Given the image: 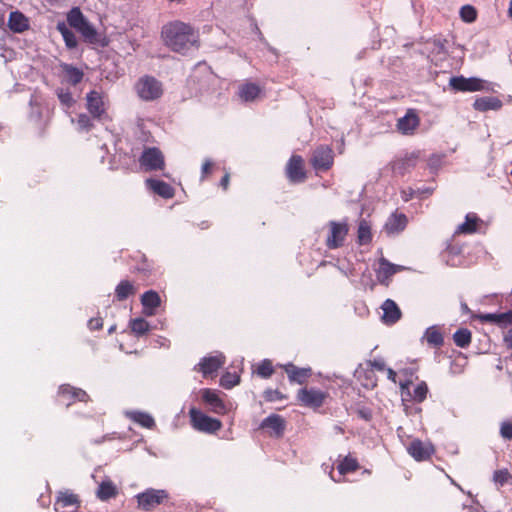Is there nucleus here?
Here are the masks:
<instances>
[{
    "instance_id": "15",
    "label": "nucleus",
    "mask_w": 512,
    "mask_h": 512,
    "mask_svg": "<svg viewBox=\"0 0 512 512\" xmlns=\"http://www.w3.org/2000/svg\"><path fill=\"white\" fill-rule=\"evenodd\" d=\"M473 318L479 320L481 323H490L500 328H506L512 324V310L503 313L476 314Z\"/></svg>"
},
{
    "instance_id": "53",
    "label": "nucleus",
    "mask_w": 512,
    "mask_h": 512,
    "mask_svg": "<svg viewBox=\"0 0 512 512\" xmlns=\"http://www.w3.org/2000/svg\"><path fill=\"white\" fill-rule=\"evenodd\" d=\"M442 160H443V156L442 155L433 154L428 159V166L431 169H436V168H438L441 165Z\"/></svg>"
},
{
    "instance_id": "1",
    "label": "nucleus",
    "mask_w": 512,
    "mask_h": 512,
    "mask_svg": "<svg viewBox=\"0 0 512 512\" xmlns=\"http://www.w3.org/2000/svg\"><path fill=\"white\" fill-rule=\"evenodd\" d=\"M161 37L164 44L176 53L185 54L192 47H199L198 32L190 24L179 20L165 24Z\"/></svg>"
},
{
    "instance_id": "10",
    "label": "nucleus",
    "mask_w": 512,
    "mask_h": 512,
    "mask_svg": "<svg viewBox=\"0 0 512 512\" xmlns=\"http://www.w3.org/2000/svg\"><path fill=\"white\" fill-rule=\"evenodd\" d=\"M59 401L69 407L75 402H88L90 396L81 388L74 387L70 384H62L58 389Z\"/></svg>"
},
{
    "instance_id": "45",
    "label": "nucleus",
    "mask_w": 512,
    "mask_h": 512,
    "mask_svg": "<svg viewBox=\"0 0 512 512\" xmlns=\"http://www.w3.org/2000/svg\"><path fill=\"white\" fill-rule=\"evenodd\" d=\"M460 17L464 22L472 23L477 18V11L476 9L471 5H464L460 9Z\"/></svg>"
},
{
    "instance_id": "8",
    "label": "nucleus",
    "mask_w": 512,
    "mask_h": 512,
    "mask_svg": "<svg viewBox=\"0 0 512 512\" xmlns=\"http://www.w3.org/2000/svg\"><path fill=\"white\" fill-rule=\"evenodd\" d=\"M329 394L316 388H302L297 392V400L301 406L312 409L320 408L328 398Z\"/></svg>"
},
{
    "instance_id": "16",
    "label": "nucleus",
    "mask_w": 512,
    "mask_h": 512,
    "mask_svg": "<svg viewBox=\"0 0 512 512\" xmlns=\"http://www.w3.org/2000/svg\"><path fill=\"white\" fill-rule=\"evenodd\" d=\"M420 124V118L413 109L397 120V130L403 135H413Z\"/></svg>"
},
{
    "instance_id": "9",
    "label": "nucleus",
    "mask_w": 512,
    "mask_h": 512,
    "mask_svg": "<svg viewBox=\"0 0 512 512\" xmlns=\"http://www.w3.org/2000/svg\"><path fill=\"white\" fill-rule=\"evenodd\" d=\"M285 174L291 183H302L307 179L304 159L301 155H292L286 166Z\"/></svg>"
},
{
    "instance_id": "39",
    "label": "nucleus",
    "mask_w": 512,
    "mask_h": 512,
    "mask_svg": "<svg viewBox=\"0 0 512 512\" xmlns=\"http://www.w3.org/2000/svg\"><path fill=\"white\" fill-rule=\"evenodd\" d=\"M130 418L137 424L141 425L144 428L151 429L155 426V421L153 417L144 412H132L130 414Z\"/></svg>"
},
{
    "instance_id": "35",
    "label": "nucleus",
    "mask_w": 512,
    "mask_h": 512,
    "mask_svg": "<svg viewBox=\"0 0 512 512\" xmlns=\"http://www.w3.org/2000/svg\"><path fill=\"white\" fill-rule=\"evenodd\" d=\"M424 338L433 347L440 348L444 344V337L439 326H430L426 329Z\"/></svg>"
},
{
    "instance_id": "32",
    "label": "nucleus",
    "mask_w": 512,
    "mask_h": 512,
    "mask_svg": "<svg viewBox=\"0 0 512 512\" xmlns=\"http://www.w3.org/2000/svg\"><path fill=\"white\" fill-rule=\"evenodd\" d=\"M473 107L475 110L480 112H486L489 110H498L502 107V102L497 97H480L477 98L474 103Z\"/></svg>"
},
{
    "instance_id": "46",
    "label": "nucleus",
    "mask_w": 512,
    "mask_h": 512,
    "mask_svg": "<svg viewBox=\"0 0 512 512\" xmlns=\"http://www.w3.org/2000/svg\"><path fill=\"white\" fill-rule=\"evenodd\" d=\"M428 393V386L425 382L419 383L413 390V399L421 403L426 399Z\"/></svg>"
},
{
    "instance_id": "14",
    "label": "nucleus",
    "mask_w": 512,
    "mask_h": 512,
    "mask_svg": "<svg viewBox=\"0 0 512 512\" xmlns=\"http://www.w3.org/2000/svg\"><path fill=\"white\" fill-rule=\"evenodd\" d=\"M407 451L416 461H426L435 453V448L430 442L414 439L407 447Z\"/></svg>"
},
{
    "instance_id": "33",
    "label": "nucleus",
    "mask_w": 512,
    "mask_h": 512,
    "mask_svg": "<svg viewBox=\"0 0 512 512\" xmlns=\"http://www.w3.org/2000/svg\"><path fill=\"white\" fill-rule=\"evenodd\" d=\"M137 288L133 282L129 280H121L115 288V299L119 302L126 300L130 296H134Z\"/></svg>"
},
{
    "instance_id": "41",
    "label": "nucleus",
    "mask_w": 512,
    "mask_h": 512,
    "mask_svg": "<svg viewBox=\"0 0 512 512\" xmlns=\"http://www.w3.org/2000/svg\"><path fill=\"white\" fill-rule=\"evenodd\" d=\"M57 500L63 507L80 505L78 495L69 491L60 492Z\"/></svg>"
},
{
    "instance_id": "44",
    "label": "nucleus",
    "mask_w": 512,
    "mask_h": 512,
    "mask_svg": "<svg viewBox=\"0 0 512 512\" xmlns=\"http://www.w3.org/2000/svg\"><path fill=\"white\" fill-rule=\"evenodd\" d=\"M257 374L262 378H269L274 373L272 362L268 359L261 361L256 370Z\"/></svg>"
},
{
    "instance_id": "5",
    "label": "nucleus",
    "mask_w": 512,
    "mask_h": 512,
    "mask_svg": "<svg viewBox=\"0 0 512 512\" xmlns=\"http://www.w3.org/2000/svg\"><path fill=\"white\" fill-rule=\"evenodd\" d=\"M327 235L325 245L330 250H335L344 246L349 233L347 221H329L326 225Z\"/></svg>"
},
{
    "instance_id": "30",
    "label": "nucleus",
    "mask_w": 512,
    "mask_h": 512,
    "mask_svg": "<svg viewBox=\"0 0 512 512\" xmlns=\"http://www.w3.org/2000/svg\"><path fill=\"white\" fill-rule=\"evenodd\" d=\"M372 224L366 219H360L357 228V243L361 246L372 242Z\"/></svg>"
},
{
    "instance_id": "2",
    "label": "nucleus",
    "mask_w": 512,
    "mask_h": 512,
    "mask_svg": "<svg viewBox=\"0 0 512 512\" xmlns=\"http://www.w3.org/2000/svg\"><path fill=\"white\" fill-rule=\"evenodd\" d=\"M67 26L75 29L86 43L107 46L108 42L105 37L96 30V28L88 21L79 7H73L66 15Z\"/></svg>"
},
{
    "instance_id": "34",
    "label": "nucleus",
    "mask_w": 512,
    "mask_h": 512,
    "mask_svg": "<svg viewBox=\"0 0 512 512\" xmlns=\"http://www.w3.org/2000/svg\"><path fill=\"white\" fill-rule=\"evenodd\" d=\"M261 93L259 85L248 82L239 87V97L245 102L254 101Z\"/></svg>"
},
{
    "instance_id": "27",
    "label": "nucleus",
    "mask_w": 512,
    "mask_h": 512,
    "mask_svg": "<svg viewBox=\"0 0 512 512\" xmlns=\"http://www.w3.org/2000/svg\"><path fill=\"white\" fill-rule=\"evenodd\" d=\"M383 320L387 324H394L401 318V311L398 305L391 299L384 301L382 305Z\"/></svg>"
},
{
    "instance_id": "22",
    "label": "nucleus",
    "mask_w": 512,
    "mask_h": 512,
    "mask_svg": "<svg viewBox=\"0 0 512 512\" xmlns=\"http://www.w3.org/2000/svg\"><path fill=\"white\" fill-rule=\"evenodd\" d=\"M282 368L286 372L290 382H296L298 384L305 383L312 375L311 368H299L292 363L282 365Z\"/></svg>"
},
{
    "instance_id": "51",
    "label": "nucleus",
    "mask_w": 512,
    "mask_h": 512,
    "mask_svg": "<svg viewBox=\"0 0 512 512\" xmlns=\"http://www.w3.org/2000/svg\"><path fill=\"white\" fill-rule=\"evenodd\" d=\"M214 167V163L210 159H206L201 168V180H205L211 173Z\"/></svg>"
},
{
    "instance_id": "26",
    "label": "nucleus",
    "mask_w": 512,
    "mask_h": 512,
    "mask_svg": "<svg viewBox=\"0 0 512 512\" xmlns=\"http://www.w3.org/2000/svg\"><path fill=\"white\" fill-rule=\"evenodd\" d=\"M482 223V220L475 213H468L465 216V221L460 224L455 233L456 234H473L478 231L479 224Z\"/></svg>"
},
{
    "instance_id": "38",
    "label": "nucleus",
    "mask_w": 512,
    "mask_h": 512,
    "mask_svg": "<svg viewBox=\"0 0 512 512\" xmlns=\"http://www.w3.org/2000/svg\"><path fill=\"white\" fill-rule=\"evenodd\" d=\"M453 340L456 346L466 348L470 345L472 340L471 331L467 328H460L453 334Z\"/></svg>"
},
{
    "instance_id": "19",
    "label": "nucleus",
    "mask_w": 512,
    "mask_h": 512,
    "mask_svg": "<svg viewBox=\"0 0 512 512\" xmlns=\"http://www.w3.org/2000/svg\"><path fill=\"white\" fill-rule=\"evenodd\" d=\"M260 428L270 429L271 435L282 437L286 428V422L282 416L271 414L261 422Z\"/></svg>"
},
{
    "instance_id": "31",
    "label": "nucleus",
    "mask_w": 512,
    "mask_h": 512,
    "mask_svg": "<svg viewBox=\"0 0 512 512\" xmlns=\"http://www.w3.org/2000/svg\"><path fill=\"white\" fill-rule=\"evenodd\" d=\"M118 494V489L114 482L107 478L103 480L97 489L96 496L101 501H107L111 498H115Z\"/></svg>"
},
{
    "instance_id": "42",
    "label": "nucleus",
    "mask_w": 512,
    "mask_h": 512,
    "mask_svg": "<svg viewBox=\"0 0 512 512\" xmlns=\"http://www.w3.org/2000/svg\"><path fill=\"white\" fill-rule=\"evenodd\" d=\"M240 382V375L236 372H226L220 378V385L225 389H231Z\"/></svg>"
},
{
    "instance_id": "50",
    "label": "nucleus",
    "mask_w": 512,
    "mask_h": 512,
    "mask_svg": "<svg viewBox=\"0 0 512 512\" xmlns=\"http://www.w3.org/2000/svg\"><path fill=\"white\" fill-rule=\"evenodd\" d=\"M500 435L506 440H512V422L504 421L500 427Z\"/></svg>"
},
{
    "instance_id": "47",
    "label": "nucleus",
    "mask_w": 512,
    "mask_h": 512,
    "mask_svg": "<svg viewBox=\"0 0 512 512\" xmlns=\"http://www.w3.org/2000/svg\"><path fill=\"white\" fill-rule=\"evenodd\" d=\"M510 477L509 472L506 469L503 470H496L493 474V480L495 483L503 486Z\"/></svg>"
},
{
    "instance_id": "57",
    "label": "nucleus",
    "mask_w": 512,
    "mask_h": 512,
    "mask_svg": "<svg viewBox=\"0 0 512 512\" xmlns=\"http://www.w3.org/2000/svg\"><path fill=\"white\" fill-rule=\"evenodd\" d=\"M230 183V174L226 172L224 176L220 180V186L223 188V190H227Z\"/></svg>"
},
{
    "instance_id": "61",
    "label": "nucleus",
    "mask_w": 512,
    "mask_h": 512,
    "mask_svg": "<svg viewBox=\"0 0 512 512\" xmlns=\"http://www.w3.org/2000/svg\"><path fill=\"white\" fill-rule=\"evenodd\" d=\"M434 43H435V45H437L439 47L440 50L445 51L446 40H443V41H441V40H437L436 41L435 40Z\"/></svg>"
},
{
    "instance_id": "11",
    "label": "nucleus",
    "mask_w": 512,
    "mask_h": 512,
    "mask_svg": "<svg viewBox=\"0 0 512 512\" xmlns=\"http://www.w3.org/2000/svg\"><path fill=\"white\" fill-rule=\"evenodd\" d=\"M139 162L146 171L162 170L165 166L164 156L157 147L146 148L139 158Z\"/></svg>"
},
{
    "instance_id": "24",
    "label": "nucleus",
    "mask_w": 512,
    "mask_h": 512,
    "mask_svg": "<svg viewBox=\"0 0 512 512\" xmlns=\"http://www.w3.org/2000/svg\"><path fill=\"white\" fill-rule=\"evenodd\" d=\"M146 186L155 194L165 199H171L175 195V189L168 183L157 179H147Z\"/></svg>"
},
{
    "instance_id": "62",
    "label": "nucleus",
    "mask_w": 512,
    "mask_h": 512,
    "mask_svg": "<svg viewBox=\"0 0 512 512\" xmlns=\"http://www.w3.org/2000/svg\"><path fill=\"white\" fill-rule=\"evenodd\" d=\"M508 15H509L510 18H512V0L509 3Z\"/></svg>"
},
{
    "instance_id": "29",
    "label": "nucleus",
    "mask_w": 512,
    "mask_h": 512,
    "mask_svg": "<svg viewBox=\"0 0 512 512\" xmlns=\"http://www.w3.org/2000/svg\"><path fill=\"white\" fill-rule=\"evenodd\" d=\"M8 27L15 33H21L29 28V20L19 11H13L9 15Z\"/></svg>"
},
{
    "instance_id": "17",
    "label": "nucleus",
    "mask_w": 512,
    "mask_h": 512,
    "mask_svg": "<svg viewBox=\"0 0 512 512\" xmlns=\"http://www.w3.org/2000/svg\"><path fill=\"white\" fill-rule=\"evenodd\" d=\"M86 108L91 116L100 119L105 114V107L102 93L92 90L86 95Z\"/></svg>"
},
{
    "instance_id": "43",
    "label": "nucleus",
    "mask_w": 512,
    "mask_h": 512,
    "mask_svg": "<svg viewBox=\"0 0 512 512\" xmlns=\"http://www.w3.org/2000/svg\"><path fill=\"white\" fill-rule=\"evenodd\" d=\"M57 96L60 103L66 108H71L75 104V99L73 98L71 92L68 89L59 88L57 90Z\"/></svg>"
},
{
    "instance_id": "21",
    "label": "nucleus",
    "mask_w": 512,
    "mask_h": 512,
    "mask_svg": "<svg viewBox=\"0 0 512 512\" xmlns=\"http://www.w3.org/2000/svg\"><path fill=\"white\" fill-rule=\"evenodd\" d=\"M407 223H408V219L405 214L397 213V212L392 213L388 217V219L384 225V231L388 235L398 234L406 228Z\"/></svg>"
},
{
    "instance_id": "58",
    "label": "nucleus",
    "mask_w": 512,
    "mask_h": 512,
    "mask_svg": "<svg viewBox=\"0 0 512 512\" xmlns=\"http://www.w3.org/2000/svg\"><path fill=\"white\" fill-rule=\"evenodd\" d=\"M503 340L507 348L512 350V328L508 330Z\"/></svg>"
},
{
    "instance_id": "12",
    "label": "nucleus",
    "mask_w": 512,
    "mask_h": 512,
    "mask_svg": "<svg viewBox=\"0 0 512 512\" xmlns=\"http://www.w3.org/2000/svg\"><path fill=\"white\" fill-rule=\"evenodd\" d=\"M449 86L455 91L476 92L484 89V81L474 77L454 76L450 78Z\"/></svg>"
},
{
    "instance_id": "52",
    "label": "nucleus",
    "mask_w": 512,
    "mask_h": 512,
    "mask_svg": "<svg viewBox=\"0 0 512 512\" xmlns=\"http://www.w3.org/2000/svg\"><path fill=\"white\" fill-rule=\"evenodd\" d=\"M103 327V319L101 317H94L88 321V328L91 331L100 330Z\"/></svg>"
},
{
    "instance_id": "6",
    "label": "nucleus",
    "mask_w": 512,
    "mask_h": 512,
    "mask_svg": "<svg viewBox=\"0 0 512 512\" xmlns=\"http://www.w3.org/2000/svg\"><path fill=\"white\" fill-rule=\"evenodd\" d=\"M189 417L192 427L199 432L214 434L222 428L219 419L212 418L196 408L189 410Z\"/></svg>"
},
{
    "instance_id": "49",
    "label": "nucleus",
    "mask_w": 512,
    "mask_h": 512,
    "mask_svg": "<svg viewBox=\"0 0 512 512\" xmlns=\"http://www.w3.org/2000/svg\"><path fill=\"white\" fill-rule=\"evenodd\" d=\"M79 127L83 130L89 131L93 128V122L91 118L86 114H80L77 119Z\"/></svg>"
},
{
    "instance_id": "20",
    "label": "nucleus",
    "mask_w": 512,
    "mask_h": 512,
    "mask_svg": "<svg viewBox=\"0 0 512 512\" xmlns=\"http://www.w3.org/2000/svg\"><path fill=\"white\" fill-rule=\"evenodd\" d=\"M202 400L210 406L212 412L225 414L226 406L215 390L205 388L201 391Z\"/></svg>"
},
{
    "instance_id": "13",
    "label": "nucleus",
    "mask_w": 512,
    "mask_h": 512,
    "mask_svg": "<svg viewBox=\"0 0 512 512\" xmlns=\"http://www.w3.org/2000/svg\"><path fill=\"white\" fill-rule=\"evenodd\" d=\"M419 159L420 151L407 153L405 156L391 162L392 172L396 175L403 176L417 166Z\"/></svg>"
},
{
    "instance_id": "7",
    "label": "nucleus",
    "mask_w": 512,
    "mask_h": 512,
    "mask_svg": "<svg viewBox=\"0 0 512 512\" xmlns=\"http://www.w3.org/2000/svg\"><path fill=\"white\" fill-rule=\"evenodd\" d=\"M310 164L316 172H326L334 164V152L328 145L316 147L310 159Z\"/></svg>"
},
{
    "instance_id": "36",
    "label": "nucleus",
    "mask_w": 512,
    "mask_h": 512,
    "mask_svg": "<svg viewBox=\"0 0 512 512\" xmlns=\"http://www.w3.org/2000/svg\"><path fill=\"white\" fill-rule=\"evenodd\" d=\"M57 30L63 37L65 46L67 49L72 50L78 46V40L74 32L67 26L65 22H59L57 24Z\"/></svg>"
},
{
    "instance_id": "4",
    "label": "nucleus",
    "mask_w": 512,
    "mask_h": 512,
    "mask_svg": "<svg viewBox=\"0 0 512 512\" xmlns=\"http://www.w3.org/2000/svg\"><path fill=\"white\" fill-rule=\"evenodd\" d=\"M134 88L138 97L144 101L157 100L163 94L162 83L150 75L140 77Z\"/></svg>"
},
{
    "instance_id": "18",
    "label": "nucleus",
    "mask_w": 512,
    "mask_h": 512,
    "mask_svg": "<svg viewBox=\"0 0 512 512\" xmlns=\"http://www.w3.org/2000/svg\"><path fill=\"white\" fill-rule=\"evenodd\" d=\"M224 364V360L218 356H209L204 357L201 361L195 366L194 370L201 372L203 377H212Z\"/></svg>"
},
{
    "instance_id": "25",
    "label": "nucleus",
    "mask_w": 512,
    "mask_h": 512,
    "mask_svg": "<svg viewBox=\"0 0 512 512\" xmlns=\"http://www.w3.org/2000/svg\"><path fill=\"white\" fill-rule=\"evenodd\" d=\"M141 304L144 313L148 316H152L155 314L156 309L160 307L161 298L156 291L149 290L141 296Z\"/></svg>"
},
{
    "instance_id": "54",
    "label": "nucleus",
    "mask_w": 512,
    "mask_h": 512,
    "mask_svg": "<svg viewBox=\"0 0 512 512\" xmlns=\"http://www.w3.org/2000/svg\"><path fill=\"white\" fill-rule=\"evenodd\" d=\"M368 365L377 371H384L386 369L385 362L382 359L370 360Z\"/></svg>"
},
{
    "instance_id": "37",
    "label": "nucleus",
    "mask_w": 512,
    "mask_h": 512,
    "mask_svg": "<svg viewBox=\"0 0 512 512\" xmlns=\"http://www.w3.org/2000/svg\"><path fill=\"white\" fill-rule=\"evenodd\" d=\"M360 468L358 460L351 455L345 456L337 465V470L341 475L353 473Z\"/></svg>"
},
{
    "instance_id": "23",
    "label": "nucleus",
    "mask_w": 512,
    "mask_h": 512,
    "mask_svg": "<svg viewBox=\"0 0 512 512\" xmlns=\"http://www.w3.org/2000/svg\"><path fill=\"white\" fill-rule=\"evenodd\" d=\"M60 68L62 73V82L76 86L84 78L83 70L73 66L72 64L61 63Z\"/></svg>"
},
{
    "instance_id": "40",
    "label": "nucleus",
    "mask_w": 512,
    "mask_h": 512,
    "mask_svg": "<svg viewBox=\"0 0 512 512\" xmlns=\"http://www.w3.org/2000/svg\"><path fill=\"white\" fill-rule=\"evenodd\" d=\"M130 328L136 336H143L149 331L150 325L143 318H135L130 321Z\"/></svg>"
},
{
    "instance_id": "28",
    "label": "nucleus",
    "mask_w": 512,
    "mask_h": 512,
    "mask_svg": "<svg viewBox=\"0 0 512 512\" xmlns=\"http://www.w3.org/2000/svg\"><path fill=\"white\" fill-rule=\"evenodd\" d=\"M398 271L396 265L390 263L387 259L379 260V268L376 271V277L381 284L387 283L388 280Z\"/></svg>"
},
{
    "instance_id": "56",
    "label": "nucleus",
    "mask_w": 512,
    "mask_h": 512,
    "mask_svg": "<svg viewBox=\"0 0 512 512\" xmlns=\"http://www.w3.org/2000/svg\"><path fill=\"white\" fill-rule=\"evenodd\" d=\"M357 415L366 421H369L372 417V414L368 409H358Z\"/></svg>"
},
{
    "instance_id": "59",
    "label": "nucleus",
    "mask_w": 512,
    "mask_h": 512,
    "mask_svg": "<svg viewBox=\"0 0 512 512\" xmlns=\"http://www.w3.org/2000/svg\"><path fill=\"white\" fill-rule=\"evenodd\" d=\"M384 371L387 372L388 379L396 383L397 373L392 368H386Z\"/></svg>"
},
{
    "instance_id": "55",
    "label": "nucleus",
    "mask_w": 512,
    "mask_h": 512,
    "mask_svg": "<svg viewBox=\"0 0 512 512\" xmlns=\"http://www.w3.org/2000/svg\"><path fill=\"white\" fill-rule=\"evenodd\" d=\"M141 258H142L143 263L141 266L137 267V270L141 271V272L151 271V269H152L151 263L147 260V258L144 255H141Z\"/></svg>"
},
{
    "instance_id": "3",
    "label": "nucleus",
    "mask_w": 512,
    "mask_h": 512,
    "mask_svg": "<svg viewBox=\"0 0 512 512\" xmlns=\"http://www.w3.org/2000/svg\"><path fill=\"white\" fill-rule=\"evenodd\" d=\"M137 507L141 511L150 512L160 505L169 503L171 497L165 489L147 488L135 496Z\"/></svg>"
},
{
    "instance_id": "63",
    "label": "nucleus",
    "mask_w": 512,
    "mask_h": 512,
    "mask_svg": "<svg viewBox=\"0 0 512 512\" xmlns=\"http://www.w3.org/2000/svg\"><path fill=\"white\" fill-rule=\"evenodd\" d=\"M462 309H465V310H466V309H468V307H467V304H466V303H463V304H462Z\"/></svg>"
},
{
    "instance_id": "48",
    "label": "nucleus",
    "mask_w": 512,
    "mask_h": 512,
    "mask_svg": "<svg viewBox=\"0 0 512 512\" xmlns=\"http://www.w3.org/2000/svg\"><path fill=\"white\" fill-rule=\"evenodd\" d=\"M284 398L285 396L279 390L276 389H267L264 392V399L268 402L283 400Z\"/></svg>"
},
{
    "instance_id": "60",
    "label": "nucleus",
    "mask_w": 512,
    "mask_h": 512,
    "mask_svg": "<svg viewBox=\"0 0 512 512\" xmlns=\"http://www.w3.org/2000/svg\"><path fill=\"white\" fill-rule=\"evenodd\" d=\"M403 194H404V196H403L404 201H409L413 197L414 191L412 189H409V193H406L404 191Z\"/></svg>"
}]
</instances>
